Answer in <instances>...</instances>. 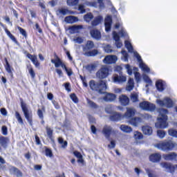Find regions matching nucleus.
<instances>
[{"label":"nucleus","mask_w":177,"mask_h":177,"mask_svg":"<svg viewBox=\"0 0 177 177\" xmlns=\"http://www.w3.org/2000/svg\"><path fill=\"white\" fill-rule=\"evenodd\" d=\"M105 111L108 114H112L113 112V108L111 107V105H108L105 107Z\"/></svg>","instance_id":"5fc2aeb1"},{"label":"nucleus","mask_w":177,"mask_h":177,"mask_svg":"<svg viewBox=\"0 0 177 177\" xmlns=\"http://www.w3.org/2000/svg\"><path fill=\"white\" fill-rule=\"evenodd\" d=\"M115 95L112 94V93H108L103 97V100L104 102H114L115 100Z\"/></svg>","instance_id":"5701e85b"},{"label":"nucleus","mask_w":177,"mask_h":177,"mask_svg":"<svg viewBox=\"0 0 177 177\" xmlns=\"http://www.w3.org/2000/svg\"><path fill=\"white\" fill-rule=\"evenodd\" d=\"M27 57H28V59L31 60V62L33 63L35 67H39L41 64L38 62V58L37 57V55H32L28 53L27 55Z\"/></svg>","instance_id":"a211bd4d"},{"label":"nucleus","mask_w":177,"mask_h":177,"mask_svg":"<svg viewBox=\"0 0 177 177\" xmlns=\"http://www.w3.org/2000/svg\"><path fill=\"white\" fill-rule=\"evenodd\" d=\"M154 146L156 147V149L162 150V151H171V150H174L175 147H177V144L176 142L169 140L159 142Z\"/></svg>","instance_id":"20e7f679"},{"label":"nucleus","mask_w":177,"mask_h":177,"mask_svg":"<svg viewBox=\"0 0 177 177\" xmlns=\"http://www.w3.org/2000/svg\"><path fill=\"white\" fill-rule=\"evenodd\" d=\"M13 171L15 174V175L17 176V177H21L23 176V173H21V171L20 170H19V169L16 168V167H14L13 168Z\"/></svg>","instance_id":"8fccbe9b"},{"label":"nucleus","mask_w":177,"mask_h":177,"mask_svg":"<svg viewBox=\"0 0 177 177\" xmlns=\"http://www.w3.org/2000/svg\"><path fill=\"white\" fill-rule=\"evenodd\" d=\"M165 131L164 130H158L157 131V135L158 138L160 139H164L165 138Z\"/></svg>","instance_id":"c03bdc74"},{"label":"nucleus","mask_w":177,"mask_h":177,"mask_svg":"<svg viewBox=\"0 0 177 177\" xmlns=\"http://www.w3.org/2000/svg\"><path fill=\"white\" fill-rule=\"evenodd\" d=\"M87 103L90 107H92L93 109H97V105L96 103L93 102L92 100L87 99Z\"/></svg>","instance_id":"de8ad7c7"},{"label":"nucleus","mask_w":177,"mask_h":177,"mask_svg":"<svg viewBox=\"0 0 177 177\" xmlns=\"http://www.w3.org/2000/svg\"><path fill=\"white\" fill-rule=\"evenodd\" d=\"M1 133L4 136L8 135V127L6 126H2L1 127Z\"/></svg>","instance_id":"13d9d810"},{"label":"nucleus","mask_w":177,"mask_h":177,"mask_svg":"<svg viewBox=\"0 0 177 177\" xmlns=\"http://www.w3.org/2000/svg\"><path fill=\"white\" fill-rule=\"evenodd\" d=\"M98 53H99V51H97V50L96 49H94L91 51H88L86 53V56L93 57V56H96V55H97Z\"/></svg>","instance_id":"4c0bfd02"},{"label":"nucleus","mask_w":177,"mask_h":177,"mask_svg":"<svg viewBox=\"0 0 177 177\" xmlns=\"http://www.w3.org/2000/svg\"><path fill=\"white\" fill-rule=\"evenodd\" d=\"M18 30L21 35L25 37V38H27V32L24 30V29L21 28L20 26H18Z\"/></svg>","instance_id":"bf43d9fd"},{"label":"nucleus","mask_w":177,"mask_h":177,"mask_svg":"<svg viewBox=\"0 0 177 177\" xmlns=\"http://www.w3.org/2000/svg\"><path fill=\"white\" fill-rule=\"evenodd\" d=\"M119 102L122 106H128L129 104V97L122 94L119 96Z\"/></svg>","instance_id":"2eb2a0df"},{"label":"nucleus","mask_w":177,"mask_h":177,"mask_svg":"<svg viewBox=\"0 0 177 177\" xmlns=\"http://www.w3.org/2000/svg\"><path fill=\"white\" fill-rule=\"evenodd\" d=\"M140 107L145 111H154L156 110V105L147 101H144L140 103Z\"/></svg>","instance_id":"0eeeda50"},{"label":"nucleus","mask_w":177,"mask_h":177,"mask_svg":"<svg viewBox=\"0 0 177 177\" xmlns=\"http://www.w3.org/2000/svg\"><path fill=\"white\" fill-rule=\"evenodd\" d=\"M138 97H139V95H138V93H131V100L133 103L138 102Z\"/></svg>","instance_id":"37998d69"},{"label":"nucleus","mask_w":177,"mask_h":177,"mask_svg":"<svg viewBox=\"0 0 177 177\" xmlns=\"http://www.w3.org/2000/svg\"><path fill=\"white\" fill-rule=\"evenodd\" d=\"M136 111L133 108H127V111L124 115V118H131L135 115Z\"/></svg>","instance_id":"dca6fc26"},{"label":"nucleus","mask_w":177,"mask_h":177,"mask_svg":"<svg viewBox=\"0 0 177 177\" xmlns=\"http://www.w3.org/2000/svg\"><path fill=\"white\" fill-rule=\"evenodd\" d=\"M104 23H113V17L111 15H107L104 19Z\"/></svg>","instance_id":"052dcab7"},{"label":"nucleus","mask_w":177,"mask_h":177,"mask_svg":"<svg viewBox=\"0 0 177 177\" xmlns=\"http://www.w3.org/2000/svg\"><path fill=\"white\" fill-rule=\"evenodd\" d=\"M73 41H75L76 44H82V42H84V39L80 37L76 39H73Z\"/></svg>","instance_id":"69168bd1"},{"label":"nucleus","mask_w":177,"mask_h":177,"mask_svg":"<svg viewBox=\"0 0 177 177\" xmlns=\"http://www.w3.org/2000/svg\"><path fill=\"white\" fill-rule=\"evenodd\" d=\"M15 117L18 121V122H19V124H24L23 122V118H21V116L20 115V113L17 111L15 112Z\"/></svg>","instance_id":"49530a36"},{"label":"nucleus","mask_w":177,"mask_h":177,"mask_svg":"<svg viewBox=\"0 0 177 177\" xmlns=\"http://www.w3.org/2000/svg\"><path fill=\"white\" fill-rule=\"evenodd\" d=\"M58 15H62V16H66V15H74V12L69 10L67 8H59L57 10Z\"/></svg>","instance_id":"aec40b11"},{"label":"nucleus","mask_w":177,"mask_h":177,"mask_svg":"<svg viewBox=\"0 0 177 177\" xmlns=\"http://www.w3.org/2000/svg\"><path fill=\"white\" fill-rule=\"evenodd\" d=\"M64 21H66V23H77V21H78V17L69 15L65 17Z\"/></svg>","instance_id":"b1692460"},{"label":"nucleus","mask_w":177,"mask_h":177,"mask_svg":"<svg viewBox=\"0 0 177 177\" xmlns=\"http://www.w3.org/2000/svg\"><path fill=\"white\" fill-rule=\"evenodd\" d=\"M133 68H136V67L131 66H129V64L126 65V70H127L129 75H131L132 74V73H133V74H135V71L133 70Z\"/></svg>","instance_id":"f704fd0d"},{"label":"nucleus","mask_w":177,"mask_h":177,"mask_svg":"<svg viewBox=\"0 0 177 177\" xmlns=\"http://www.w3.org/2000/svg\"><path fill=\"white\" fill-rule=\"evenodd\" d=\"M159 115L158 117V122L155 124L156 128H159L160 129H165V128H168V123L167 121L168 120V110L164 109L162 108L159 109Z\"/></svg>","instance_id":"f03ea898"},{"label":"nucleus","mask_w":177,"mask_h":177,"mask_svg":"<svg viewBox=\"0 0 177 177\" xmlns=\"http://www.w3.org/2000/svg\"><path fill=\"white\" fill-rule=\"evenodd\" d=\"M55 57L56 59L55 66L56 67V68H58V67H60V66H62V64L63 62H62V59H60V58H59V57L56 54L55 55Z\"/></svg>","instance_id":"58836bf2"},{"label":"nucleus","mask_w":177,"mask_h":177,"mask_svg":"<svg viewBox=\"0 0 177 177\" xmlns=\"http://www.w3.org/2000/svg\"><path fill=\"white\" fill-rule=\"evenodd\" d=\"M114 132L113 131V128L110 126H104L102 129V133L105 136L106 139H110V136L111 135V133Z\"/></svg>","instance_id":"f8f14e48"},{"label":"nucleus","mask_w":177,"mask_h":177,"mask_svg":"<svg viewBox=\"0 0 177 177\" xmlns=\"http://www.w3.org/2000/svg\"><path fill=\"white\" fill-rule=\"evenodd\" d=\"M140 122H142V118H133L129 121V124L133 125V127H138Z\"/></svg>","instance_id":"4be33fe9"},{"label":"nucleus","mask_w":177,"mask_h":177,"mask_svg":"<svg viewBox=\"0 0 177 177\" xmlns=\"http://www.w3.org/2000/svg\"><path fill=\"white\" fill-rule=\"evenodd\" d=\"M29 74H30L32 78H35V72H34V69L32 68H29L28 69Z\"/></svg>","instance_id":"338daca9"},{"label":"nucleus","mask_w":177,"mask_h":177,"mask_svg":"<svg viewBox=\"0 0 177 177\" xmlns=\"http://www.w3.org/2000/svg\"><path fill=\"white\" fill-rule=\"evenodd\" d=\"M113 39L115 41V46L118 48H121L122 46V42L121 40H120V35L117 32L114 31L113 32Z\"/></svg>","instance_id":"f3484780"},{"label":"nucleus","mask_w":177,"mask_h":177,"mask_svg":"<svg viewBox=\"0 0 177 177\" xmlns=\"http://www.w3.org/2000/svg\"><path fill=\"white\" fill-rule=\"evenodd\" d=\"M82 25H75L73 26H69L68 30L71 34H75L80 32V30H82Z\"/></svg>","instance_id":"6ab92c4d"},{"label":"nucleus","mask_w":177,"mask_h":177,"mask_svg":"<svg viewBox=\"0 0 177 177\" xmlns=\"http://www.w3.org/2000/svg\"><path fill=\"white\" fill-rule=\"evenodd\" d=\"M97 66L95 64H88L86 66V70L87 71H89V73H92V71H95L96 70V68Z\"/></svg>","instance_id":"2f4dec72"},{"label":"nucleus","mask_w":177,"mask_h":177,"mask_svg":"<svg viewBox=\"0 0 177 177\" xmlns=\"http://www.w3.org/2000/svg\"><path fill=\"white\" fill-rule=\"evenodd\" d=\"M156 86L159 92H162L164 91V83H162V80H158L156 83Z\"/></svg>","instance_id":"7c9ffc66"},{"label":"nucleus","mask_w":177,"mask_h":177,"mask_svg":"<svg viewBox=\"0 0 177 177\" xmlns=\"http://www.w3.org/2000/svg\"><path fill=\"white\" fill-rule=\"evenodd\" d=\"M118 58L116 55H107L103 59L104 64H114Z\"/></svg>","instance_id":"1a4fd4ad"},{"label":"nucleus","mask_w":177,"mask_h":177,"mask_svg":"<svg viewBox=\"0 0 177 177\" xmlns=\"http://www.w3.org/2000/svg\"><path fill=\"white\" fill-rule=\"evenodd\" d=\"M90 34L92 38L96 39V41H100V39H102V33L97 29L91 30Z\"/></svg>","instance_id":"9b49d317"},{"label":"nucleus","mask_w":177,"mask_h":177,"mask_svg":"<svg viewBox=\"0 0 177 177\" xmlns=\"http://www.w3.org/2000/svg\"><path fill=\"white\" fill-rule=\"evenodd\" d=\"M134 138L136 140H140V139H143V134H142V133H140V132L135 131L134 132Z\"/></svg>","instance_id":"79ce46f5"},{"label":"nucleus","mask_w":177,"mask_h":177,"mask_svg":"<svg viewBox=\"0 0 177 177\" xmlns=\"http://www.w3.org/2000/svg\"><path fill=\"white\" fill-rule=\"evenodd\" d=\"M103 21V17L102 16H97L96 17L91 23H102Z\"/></svg>","instance_id":"09e8293b"},{"label":"nucleus","mask_w":177,"mask_h":177,"mask_svg":"<svg viewBox=\"0 0 177 177\" xmlns=\"http://www.w3.org/2000/svg\"><path fill=\"white\" fill-rule=\"evenodd\" d=\"M160 167H162V168H165V169L168 171V172H170V174H174L175 172V166L172 165V164L169 162H161Z\"/></svg>","instance_id":"9d476101"},{"label":"nucleus","mask_w":177,"mask_h":177,"mask_svg":"<svg viewBox=\"0 0 177 177\" xmlns=\"http://www.w3.org/2000/svg\"><path fill=\"white\" fill-rule=\"evenodd\" d=\"M124 45L127 49L128 50L130 53H134V56L136 57L138 62L140 63V68L142 71H145V73H150V68L146 64L143 63V61L142 60V57L139 55V53L138 52L133 51V47L132 46V44L131 42L128 40H126L124 41Z\"/></svg>","instance_id":"f257e3e1"},{"label":"nucleus","mask_w":177,"mask_h":177,"mask_svg":"<svg viewBox=\"0 0 177 177\" xmlns=\"http://www.w3.org/2000/svg\"><path fill=\"white\" fill-rule=\"evenodd\" d=\"M6 70L8 74H12V70L10 69V65L8 62V59H6Z\"/></svg>","instance_id":"3c124183"},{"label":"nucleus","mask_w":177,"mask_h":177,"mask_svg":"<svg viewBox=\"0 0 177 177\" xmlns=\"http://www.w3.org/2000/svg\"><path fill=\"white\" fill-rule=\"evenodd\" d=\"M105 30L109 32L111 30V23H104Z\"/></svg>","instance_id":"680f3d73"},{"label":"nucleus","mask_w":177,"mask_h":177,"mask_svg":"<svg viewBox=\"0 0 177 177\" xmlns=\"http://www.w3.org/2000/svg\"><path fill=\"white\" fill-rule=\"evenodd\" d=\"M168 133L170 136H173V138H177V131L176 129H169Z\"/></svg>","instance_id":"a18cd8bd"},{"label":"nucleus","mask_w":177,"mask_h":177,"mask_svg":"<svg viewBox=\"0 0 177 177\" xmlns=\"http://www.w3.org/2000/svg\"><path fill=\"white\" fill-rule=\"evenodd\" d=\"M119 35H120V37H123L124 38H127V37H128V34L127 33V32L125 31L124 29H122L120 30Z\"/></svg>","instance_id":"6e6d98bb"},{"label":"nucleus","mask_w":177,"mask_h":177,"mask_svg":"<svg viewBox=\"0 0 177 177\" xmlns=\"http://www.w3.org/2000/svg\"><path fill=\"white\" fill-rule=\"evenodd\" d=\"M135 88V82L133 78H129L126 87L127 91H131Z\"/></svg>","instance_id":"393cba45"},{"label":"nucleus","mask_w":177,"mask_h":177,"mask_svg":"<svg viewBox=\"0 0 177 177\" xmlns=\"http://www.w3.org/2000/svg\"><path fill=\"white\" fill-rule=\"evenodd\" d=\"M93 14L92 12H88L84 15V21H86V23H89L93 20Z\"/></svg>","instance_id":"c85d7f7f"},{"label":"nucleus","mask_w":177,"mask_h":177,"mask_svg":"<svg viewBox=\"0 0 177 177\" xmlns=\"http://www.w3.org/2000/svg\"><path fill=\"white\" fill-rule=\"evenodd\" d=\"M109 71L110 69L107 66H103L97 71L95 75L99 80H103L109 77Z\"/></svg>","instance_id":"423d86ee"},{"label":"nucleus","mask_w":177,"mask_h":177,"mask_svg":"<svg viewBox=\"0 0 177 177\" xmlns=\"http://www.w3.org/2000/svg\"><path fill=\"white\" fill-rule=\"evenodd\" d=\"M58 143L62 145V149H66L67 147V141H64V139L62 137L58 138Z\"/></svg>","instance_id":"473e14b6"},{"label":"nucleus","mask_w":177,"mask_h":177,"mask_svg":"<svg viewBox=\"0 0 177 177\" xmlns=\"http://www.w3.org/2000/svg\"><path fill=\"white\" fill-rule=\"evenodd\" d=\"M89 86L92 91H95L98 93H104V91L107 89L105 80H100L99 82L91 80L89 82Z\"/></svg>","instance_id":"7ed1b4c3"},{"label":"nucleus","mask_w":177,"mask_h":177,"mask_svg":"<svg viewBox=\"0 0 177 177\" xmlns=\"http://www.w3.org/2000/svg\"><path fill=\"white\" fill-rule=\"evenodd\" d=\"M46 130L47 136H48L49 139H52L53 138V129H52L49 127H46Z\"/></svg>","instance_id":"c9c22d12"},{"label":"nucleus","mask_w":177,"mask_h":177,"mask_svg":"<svg viewBox=\"0 0 177 177\" xmlns=\"http://www.w3.org/2000/svg\"><path fill=\"white\" fill-rule=\"evenodd\" d=\"M104 50L106 53H113L114 50H113V47L110 44H106L104 46Z\"/></svg>","instance_id":"72a5a7b5"},{"label":"nucleus","mask_w":177,"mask_h":177,"mask_svg":"<svg viewBox=\"0 0 177 177\" xmlns=\"http://www.w3.org/2000/svg\"><path fill=\"white\" fill-rule=\"evenodd\" d=\"M78 10H80V13H85V12H86L84 5H79Z\"/></svg>","instance_id":"0e129e2a"},{"label":"nucleus","mask_w":177,"mask_h":177,"mask_svg":"<svg viewBox=\"0 0 177 177\" xmlns=\"http://www.w3.org/2000/svg\"><path fill=\"white\" fill-rule=\"evenodd\" d=\"M8 144V138L4 136L0 137V145L1 146L5 147Z\"/></svg>","instance_id":"ea45409f"},{"label":"nucleus","mask_w":177,"mask_h":177,"mask_svg":"<svg viewBox=\"0 0 177 177\" xmlns=\"http://www.w3.org/2000/svg\"><path fill=\"white\" fill-rule=\"evenodd\" d=\"M70 97L74 103H78V97H77L75 93L71 94Z\"/></svg>","instance_id":"864d4df0"},{"label":"nucleus","mask_w":177,"mask_h":177,"mask_svg":"<svg viewBox=\"0 0 177 177\" xmlns=\"http://www.w3.org/2000/svg\"><path fill=\"white\" fill-rule=\"evenodd\" d=\"M142 131L145 135H151L153 133V129L149 126L142 127Z\"/></svg>","instance_id":"bb28decb"},{"label":"nucleus","mask_w":177,"mask_h":177,"mask_svg":"<svg viewBox=\"0 0 177 177\" xmlns=\"http://www.w3.org/2000/svg\"><path fill=\"white\" fill-rule=\"evenodd\" d=\"M73 154L77 158H82V155L78 151H75Z\"/></svg>","instance_id":"774afa93"},{"label":"nucleus","mask_w":177,"mask_h":177,"mask_svg":"<svg viewBox=\"0 0 177 177\" xmlns=\"http://www.w3.org/2000/svg\"><path fill=\"white\" fill-rule=\"evenodd\" d=\"M111 114L112 115L110 116L111 121H120L121 120V114L117 112H113Z\"/></svg>","instance_id":"a878e982"},{"label":"nucleus","mask_w":177,"mask_h":177,"mask_svg":"<svg viewBox=\"0 0 177 177\" xmlns=\"http://www.w3.org/2000/svg\"><path fill=\"white\" fill-rule=\"evenodd\" d=\"M135 80L136 82L139 83L142 81V77L140 76V73L138 72V68H133Z\"/></svg>","instance_id":"c756f323"},{"label":"nucleus","mask_w":177,"mask_h":177,"mask_svg":"<svg viewBox=\"0 0 177 177\" xmlns=\"http://www.w3.org/2000/svg\"><path fill=\"white\" fill-rule=\"evenodd\" d=\"M149 160L151 162H158L161 160V155L160 153H153L149 156Z\"/></svg>","instance_id":"412c9836"},{"label":"nucleus","mask_w":177,"mask_h":177,"mask_svg":"<svg viewBox=\"0 0 177 177\" xmlns=\"http://www.w3.org/2000/svg\"><path fill=\"white\" fill-rule=\"evenodd\" d=\"M120 128L122 132H124V133H131V132H132V127L128 125L122 124Z\"/></svg>","instance_id":"cd10ccee"},{"label":"nucleus","mask_w":177,"mask_h":177,"mask_svg":"<svg viewBox=\"0 0 177 177\" xmlns=\"http://www.w3.org/2000/svg\"><path fill=\"white\" fill-rule=\"evenodd\" d=\"M143 80L147 82V84H151V80L147 76V75L145 74L143 75Z\"/></svg>","instance_id":"e2e57ef3"},{"label":"nucleus","mask_w":177,"mask_h":177,"mask_svg":"<svg viewBox=\"0 0 177 177\" xmlns=\"http://www.w3.org/2000/svg\"><path fill=\"white\" fill-rule=\"evenodd\" d=\"M80 0H67L66 3L68 6H77Z\"/></svg>","instance_id":"e433bc0d"},{"label":"nucleus","mask_w":177,"mask_h":177,"mask_svg":"<svg viewBox=\"0 0 177 177\" xmlns=\"http://www.w3.org/2000/svg\"><path fill=\"white\" fill-rule=\"evenodd\" d=\"M176 157L177 154L175 152H171L163 155V158L166 161H175V160H176Z\"/></svg>","instance_id":"4468645a"},{"label":"nucleus","mask_w":177,"mask_h":177,"mask_svg":"<svg viewBox=\"0 0 177 177\" xmlns=\"http://www.w3.org/2000/svg\"><path fill=\"white\" fill-rule=\"evenodd\" d=\"M95 48V43L92 41H87L86 44V48L91 50Z\"/></svg>","instance_id":"a19ab883"},{"label":"nucleus","mask_w":177,"mask_h":177,"mask_svg":"<svg viewBox=\"0 0 177 177\" xmlns=\"http://www.w3.org/2000/svg\"><path fill=\"white\" fill-rule=\"evenodd\" d=\"M45 153L47 157H53V153H52V150L50 149L46 148Z\"/></svg>","instance_id":"4d7b16f0"},{"label":"nucleus","mask_w":177,"mask_h":177,"mask_svg":"<svg viewBox=\"0 0 177 177\" xmlns=\"http://www.w3.org/2000/svg\"><path fill=\"white\" fill-rule=\"evenodd\" d=\"M121 53L123 56L124 62H128V53L125 50H122Z\"/></svg>","instance_id":"603ef678"},{"label":"nucleus","mask_w":177,"mask_h":177,"mask_svg":"<svg viewBox=\"0 0 177 177\" xmlns=\"http://www.w3.org/2000/svg\"><path fill=\"white\" fill-rule=\"evenodd\" d=\"M113 82H117L118 84H122V82H127V76L122 75H115L113 77Z\"/></svg>","instance_id":"ddd939ff"},{"label":"nucleus","mask_w":177,"mask_h":177,"mask_svg":"<svg viewBox=\"0 0 177 177\" xmlns=\"http://www.w3.org/2000/svg\"><path fill=\"white\" fill-rule=\"evenodd\" d=\"M156 103L161 106V107L165 106V107L171 108L172 107V106H174V102H172V100L168 97L165 98L163 100H157Z\"/></svg>","instance_id":"6e6552de"},{"label":"nucleus","mask_w":177,"mask_h":177,"mask_svg":"<svg viewBox=\"0 0 177 177\" xmlns=\"http://www.w3.org/2000/svg\"><path fill=\"white\" fill-rule=\"evenodd\" d=\"M21 107L25 118L27 120L29 124L32 127V111L30 110L27 104L24 102H21Z\"/></svg>","instance_id":"39448f33"}]
</instances>
